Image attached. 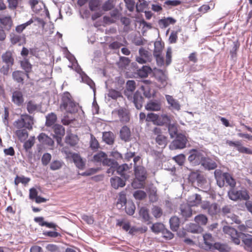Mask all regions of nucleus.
<instances>
[{
  "label": "nucleus",
  "mask_w": 252,
  "mask_h": 252,
  "mask_svg": "<svg viewBox=\"0 0 252 252\" xmlns=\"http://www.w3.org/2000/svg\"><path fill=\"white\" fill-rule=\"evenodd\" d=\"M78 104L75 102L68 92L63 93L60 109L62 111H65L67 113H74L78 110Z\"/></svg>",
  "instance_id": "f257e3e1"
},
{
  "label": "nucleus",
  "mask_w": 252,
  "mask_h": 252,
  "mask_svg": "<svg viewBox=\"0 0 252 252\" xmlns=\"http://www.w3.org/2000/svg\"><path fill=\"white\" fill-rule=\"evenodd\" d=\"M33 124V118L28 114L21 115L20 118L13 123L14 127L18 129L25 128L31 129Z\"/></svg>",
  "instance_id": "f03ea898"
},
{
  "label": "nucleus",
  "mask_w": 252,
  "mask_h": 252,
  "mask_svg": "<svg viewBox=\"0 0 252 252\" xmlns=\"http://www.w3.org/2000/svg\"><path fill=\"white\" fill-rule=\"evenodd\" d=\"M228 195L229 198L234 201L238 200L247 201L250 199L248 191L244 188L239 190L231 189L228 192Z\"/></svg>",
  "instance_id": "7ed1b4c3"
},
{
  "label": "nucleus",
  "mask_w": 252,
  "mask_h": 252,
  "mask_svg": "<svg viewBox=\"0 0 252 252\" xmlns=\"http://www.w3.org/2000/svg\"><path fill=\"white\" fill-rule=\"evenodd\" d=\"M68 60L70 62L74 61L72 63V67L74 68L75 71L80 74L82 78V81L88 84L91 89L94 90V83L92 79H91L82 70L80 66L78 65L77 61L74 57L68 58Z\"/></svg>",
  "instance_id": "20e7f679"
},
{
  "label": "nucleus",
  "mask_w": 252,
  "mask_h": 252,
  "mask_svg": "<svg viewBox=\"0 0 252 252\" xmlns=\"http://www.w3.org/2000/svg\"><path fill=\"white\" fill-rule=\"evenodd\" d=\"M189 154L188 157V160L190 164L193 165H197L200 164H202L205 156H206L205 152L195 149L190 150Z\"/></svg>",
  "instance_id": "39448f33"
},
{
  "label": "nucleus",
  "mask_w": 252,
  "mask_h": 252,
  "mask_svg": "<svg viewBox=\"0 0 252 252\" xmlns=\"http://www.w3.org/2000/svg\"><path fill=\"white\" fill-rule=\"evenodd\" d=\"M187 139L186 136L182 134L177 135L176 139L169 145L170 149H182L186 147Z\"/></svg>",
  "instance_id": "423d86ee"
},
{
  "label": "nucleus",
  "mask_w": 252,
  "mask_h": 252,
  "mask_svg": "<svg viewBox=\"0 0 252 252\" xmlns=\"http://www.w3.org/2000/svg\"><path fill=\"white\" fill-rule=\"evenodd\" d=\"M151 52L141 47L139 49L138 55L136 57V61L140 64H144L152 61Z\"/></svg>",
  "instance_id": "0eeeda50"
},
{
  "label": "nucleus",
  "mask_w": 252,
  "mask_h": 252,
  "mask_svg": "<svg viewBox=\"0 0 252 252\" xmlns=\"http://www.w3.org/2000/svg\"><path fill=\"white\" fill-rule=\"evenodd\" d=\"M110 159L107 158V155L104 152L100 151L94 154L91 160L96 164L102 163L103 165H105L110 163Z\"/></svg>",
  "instance_id": "6e6552de"
},
{
  "label": "nucleus",
  "mask_w": 252,
  "mask_h": 252,
  "mask_svg": "<svg viewBox=\"0 0 252 252\" xmlns=\"http://www.w3.org/2000/svg\"><path fill=\"white\" fill-rule=\"evenodd\" d=\"M223 231L230 236L231 240L235 244L237 245L240 244L239 234L242 232L239 233L235 229L229 226H224L223 227Z\"/></svg>",
  "instance_id": "1a4fd4ad"
},
{
  "label": "nucleus",
  "mask_w": 252,
  "mask_h": 252,
  "mask_svg": "<svg viewBox=\"0 0 252 252\" xmlns=\"http://www.w3.org/2000/svg\"><path fill=\"white\" fill-rule=\"evenodd\" d=\"M201 208L203 210H207L208 214L211 216L216 215L220 210L217 203H210L208 201H204L201 205Z\"/></svg>",
  "instance_id": "9d476101"
},
{
  "label": "nucleus",
  "mask_w": 252,
  "mask_h": 252,
  "mask_svg": "<svg viewBox=\"0 0 252 252\" xmlns=\"http://www.w3.org/2000/svg\"><path fill=\"white\" fill-rule=\"evenodd\" d=\"M154 76L156 80L161 84V87H164L167 82V74L166 71L157 69L155 70Z\"/></svg>",
  "instance_id": "9b49d317"
},
{
  "label": "nucleus",
  "mask_w": 252,
  "mask_h": 252,
  "mask_svg": "<svg viewBox=\"0 0 252 252\" xmlns=\"http://www.w3.org/2000/svg\"><path fill=\"white\" fill-rule=\"evenodd\" d=\"M53 128L56 135L54 137L56 138L58 144H60L62 141V137L65 134L64 128L62 126L59 124L55 125Z\"/></svg>",
  "instance_id": "f8f14e48"
},
{
  "label": "nucleus",
  "mask_w": 252,
  "mask_h": 252,
  "mask_svg": "<svg viewBox=\"0 0 252 252\" xmlns=\"http://www.w3.org/2000/svg\"><path fill=\"white\" fill-rule=\"evenodd\" d=\"M239 240L241 239L245 245L246 249L252 252V235H245L243 233L239 234Z\"/></svg>",
  "instance_id": "ddd939ff"
},
{
  "label": "nucleus",
  "mask_w": 252,
  "mask_h": 252,
  "mask_svg": "<svg viewBox=\"0 0 252 252\" xmlns=\"http://www.w3.org/2000/svg\"><path fill=\"white\" fill-rule=\"evenodd\" d=\"M134 172L135 178L141 181H145L147 178V172L145 168L142 166H135Z\"/></svg>",
  "instance_id": "4468645a"
},
{
  "label": "nucleus",
  "mask_w": 252,
  "mask_h": 252,
  "mask_svg": "<svg viewBox=\"0 0 252 252\" xmlns=\"http://www.w3.org/2000/svg\"><path fill=\"white\" fill-rule=\"evenodd\" d=\"M25 36L23 34H16L11 33L10 34V40L12 44H18L19 45L25 42Z\"/></svg>",
  "instance_id": "2eb2a0df"
},
{
  "label": "nucleus",
  "mask_w": 252,
  "mask_h": 252,
  "mask_svg": "<svg viewBox=\"0 0 252 252\" xmlns=\"http://www.w3.org/2000/svg\"><path fill=\"white\" fill-rule=\"evenodd\" d=\"M12 76L15 82L23 84L25 77L29 78V74L22 71L16 70L12 72Z\"/></svg>",
  "instance_id": "dca6fc26"
},
{
  "label": "nucleus",
  "mask_w": 252,
  "mask_h": 252,
  "mask_svg": "<svg viewBox=\"0 0 252 252\" xmlns=\"http://www.w3.org/2000/svg\"><path fill=\"white\" fill-rule=\"evenodd\" d=\"M136 88V83L134 80H128L126 84V90L125 91V94L128 98H131L132 93Z\"/></svg>",
  "instance_id": "f3484780"
},
{
  "label": "nucleus",
  "mask_w": 252,
  "mask_h": 252,
  "mask_svg": "<svg viewBox=\"0 0 252 252\" xmlns=\"http://www.w3.org/2000/svg\"><path fill=\"white\" fill-rule=\"evenodd\" d=\"M180 214L185 220L192 216V210L190 207L187 204H182L180 206Z\"/></svg>",
  "instance_id": "a211bd4d"
},
{
  "label": "nucleus",
  "mask_w": 252,
  "mask_h": 252,
  "mask_svg": "<svg viewBox=\"0 0 252 252\" xmlns=\"http://www.w3.org/2000/svg\"><path fill=\"white\" fill-rule=\"evenodd\" d=\"M71 157L74 163L77 168L83 169L85 166V162L79 155L76 153L71 154Z\"/></svg>",
  "instance_id": "6ab92c4d"
},
{
  "label": "nucleus",
  "mask_w": 252,
  "mask_h": 252,
  "mask_svg": "<svg viewBox=\"0 0 252 252\" xmlns=\"http://www.w3.org/2000/svg\"><path fill=\"white\" fill-rule=\"evenodd\" d=\"M145 108L148 111H158L161 109V103L157 100H151L145 106Z\"/></svg>",
  "instance_id": "aec40b11"
},
{
  "label": "nucleus",
  "mask_w": 252,
  "mask_h": 252,
  "mask_svg": "<svg viewBox=\"0 0 252 252\" xmlns=\"http://www.w3.org/2000/svg\"><path fill=\"white\" fill-rule=\"evenodd\" d=\"M110 183L112 187L115 189L119 187H124L126 185L125 181L118 176L111 178Z\"/></svg>",
  "instance_id": "412c9836"
},
{
  "label": "nucleus",
  "mask_w": 252,
  "mask_h": 252,
  "mask_svg": "<svg viewBox=\"0 0 252 252\" xmlns=\"http://www.w3.org/2000/svg\"><path fill=\"white\" fill-rule=\"evenodd\" d=\"M165 98L171 109L177 111L180 109V105L178 100L174 99L172 96L166 94L165 95Z\"/></svg>",
  "instance_id": "4be33fe9"
},
{
  "label": "nucleus",
  "mask_w": 252,
  "mask_h": 252,
  "mask_svg": "<svg viewBox=\"0 0 252 252\" xmlns=\"http://www.w3.org/2000/svg\"><path fill=\"white\" fill-rule=\"evenodd\" d=\"M38 139L43 145L51 146L54 144V141L52 139L44 133H41L38 135Z\"/></svg>",
  "instance_id": "5701e85b"
},
{
  "label": "nucleus",
  "mask_w": 252,
  "mask_h": 252,
  "mask_svg": "<svg viewBox=\"0 0 252 252\" xmlns=\"http://www.w3.org/2000/svg\"><path fill=\"white\" fill-rule=\"evenodd\" d=\"M117 173L120 175L122 177L126 179L128 178V166L126 164H123L121 165L117 166L116 168Z\"/></svg>",
  "instance_id": "b1692460"
},
{
  "label": "nucleus",
  "mask_w": 252,
  "mask_h": 252,
  "mask_svg": "<svg viewBox=\"0 0 252 252\" xmlns=\"http://www.w3.org/2000/svg\"><path fill=\"white\" fill-rule=\"evenodd\" d=\"M143 97L141 94L136 92L133 95V103L137 109H140L142 107Z\"/></svg>",
  "instance_id": "393cba45"
},
{
  "label": "nucleus",
  "mask_w": 252,
  "mask_h": 252,
  "mask_svg": "<svg viewBox=\"0 0 252 252\" xmlns=\"http://www.w3.org/2000/svg\"><path fill=\"white\" fill-rule=\"evenodd\" d=\"M201 197L199 194H193L188 198L189 206H197L201 203Z\"/></svg>",
  "instance_id": "a878e982"
},
{
  "label": "nucleus",
  "mask_w": 252,
  "mask_h": 252,
  "mask_svg": "<svg viewBox=\"0 0 252 252\" xmlns=\"http://www.w3.org/2000/svg\"><path fill=\"white\" fill-rule=\"evenodd\" d=\"M120 120L123 123H127L129 120L128 112L126 109L121 108L118 110Z\"/></svg>",
  "instance_id": "bb28decb"
},
{
  "label": "nucleus",
  "mask_w": 252,
  "mask_h": 252,
  "mask_svg": "<svg viewBox=\"0 0 252 252\" xmlns=\"http://www.w3.org/2000/svg\"><path fill=\"white\" fill-rule=\"evenodd\" d=\"M201 165L208 170L214 169L217 167L216 163L210 158H207L206 156H205Z\"/></svg>",
  "instance_id": "cd10ccee"
},
{
  "label": "nucleus",
  "mask_w": 252,
  "mask_h": 252,
  "mask_svg": "<svg viewBox=\"0 0 252 252\" xmlns=\"http://www.w3.org/2000/svg\"><path fill=\"white\" fill-rule=\"evenodd\" d=\"M13 102L18 105H20L24 101L23 94L20 91H16L12 94Z\"/></svg>",
  "instance_id": "c85d7f7f"
},
{
  "label": "nucleus",
  "mask_w": 252,
  "mask_h": 252,
  "mask_svg": "<svg viewBox=\"0 0 252 252\" xmlns=\"http://www.w3.org/2000/svg\"><path fill=\"white\" fill-rule=\"evenodd\" d=\"M121 138L126 142L130 140V132L129 129L126 126H123L120 130Z\"/></svg>",
  "instance_id": "c756f323"
},
{
  "label": "nucleus",
  "mask_w": 252,
  "mask_h": 252,
  "mask_svg": "<svg viewBox=\"0 0 252 252\" xmlns=\"http://www.w3.org/2000/svg\"><path fill=\"white\" fill-rule=\"evenodd\" d=\"M148 192L150 201L152 202H156L158 199L157 188L151 186L149 188Z\"/></svg>",
  "instance_id": "7c9ffc66"
},
{
  "label": "nucleus",
  "mask_w": 252,
  "mask_h": 252,
  "mask_svg": "<svg viewBox=\"0 0 252 252\" xmlns=\"http://www.w3.org/2000/svg\"><path fill=\"white\" fill-rule=\"evenodd\" d=\"M78 141V137L76 135L72 133H67L65 137V142L70 146L75 145Z\"/></svg>",
  "instance_id": "2f4dec72"
},
{
  "label": "nucleus",
  "mask_w": 252,
  "mask_h": 252,
  "mask_svg": "<svg viewBox=\"0 0 252 252\" xmlns=\"http://www.w3.org/2000/svg\"><path fill=\"white\" fill-rule=\"evenodd\" d=\"M102 139L106 143L111 145L114 142V135L111 132H104L103 133Z\"/></svg>",
  "instance_id": "473e14b6"
},
{
  "label": "nucleus",
  "mask_w": 252,
  "mask_h": 252,
  "mask_svg": "<svg viewBox=\"0 0 252 252\" xmlns=\"http://www.w3.org/2000/svg\"><path fill=\"white\" fill-rule=\"evenodd\" d=\"M30 4L32 10L35 12H39L42 9L43 3L38 0H30Z\"/></svg>",
  "instance_id": "72a5a7b5"
},
{
  "label": "nucleus",
  "mask_w": 252,
  "mask_h": 252,
  "mask_svg": "<svg viewBox=\"0 0 252 252\" xmlns=\"http://www.w3.org/2000/svg\"><path fill=\"white\" fill-rule=\"evenodd\" d=\"M126 204V193L125 191L121 192L119 194V198L117 206L118 208H122Z\"/></svg>",
  "instance_id": "f704fd0d"
},
{
  "label": "nucleus",
  "mask_w": 252,
  "mask_h": 252,
  "mask_svg": "<svg viewBox=\"0 0 252 252\" xmlns=\"http://www.w3.org/2000/svg\"><path fill=\"white\" fill-rule=\"evenodd\" d=\"M139 215L147 224L151 223L148 210L145 207H142L139 210Z\"/></svg>",
  "instance_id": "c9c22d12"
},
{
  "label": "nucleus",
  "mask_w": 252,
  "mask_h": 252,
  "mask_svg": "<svg viewBox=\"0 0 252 252\" xmlns=\"http://www.w3.org/2000/svg\"><path fill=\"white\" fill-rule=\"evenodd\" d=\"M176 20L172 17H167L166 18L160 19L159 21V24L163 28H166L170 24H174Z\"/></svg>",
  "instance_id": "e433bc0d"
},
{
  "label": "nucleus",
  "mask_w": 252,
  "mask_h": 252,
  "mask_svg": "<svg viewBox=\"0 0 252 252\" xmlns=\"http://www.w3.org/2000/svg\"><path fill=\"white\" fill-rule=\"evenodd\" d=\"M118 163L114 159H110V162L108 164H105L104 166H108L110 167L107 169V173L111 175L114 173L115 171L117 168Z\"/></svg>",
  "instance_id": "4c0bfd02"
},
{
  "label": "nucleus",
  "mask_w": 252,
  "mask_h": 252,
  "mask_svg": "<svg viewBox=\"0 0 252 252\" xmlns=\"http://www.w3.org/2000/svg\"><path fill=\"white\" fill-rule=\"evenodd\" d=\"M178 125L177 124H168V132L171 138L177 136L178 132Z\"/></svg>",
  "instance_id": "58836bf2"
},
{
  "label": "nucleus",
  "mask_w": 252,
  "mask_h": 252,
  "mask_svg": "<svg viewBox=\"0 0 252 252\" xmlns=\"http://www.w3.org/2000/svg\"><path fill=\"white\" fill-rule=\"evenodd\" d=\"M15 133L21 141L26 140L28 136V133L26 129H18L15 131Z\"/></svg>",
  "instance_id": "ea45409f"
},
{
  "label": "nucleus",
  "mask_w": 252,
  "mask_h": 252,
  "mask_svg": "<svg viewBox=\"0 0 252 252\" xmlns=\"http://www.w3.org/2000/svg\"><path fill=\"white\" fill-rule=\"evenodd\" d=\"M169 223L171 229L173 231H177L178 228H179L180 223L179 218L175 216L171 218V219L169 220Z\"/></svg>",
  "instance_id": "a19ab883"
},
{
  "label": "nucleus",
  "mask_w": 252,
  "mask_h": 252,
  "mask_svg": "<svg viewBox=\"0 0 252 252\" xmlns=\"http://www.w3.org/2000/svg\"><path fill=\"white\" fill-rule=\"evenodd\" d=\"M152 71V69L148 66H143L141 69L138 70V74L141 77L144 78L148 76L149 73Z\"/></svg>",
  "instance_id": "79ce46f5"
},
{
  "label": "nucleus",
  "mask_w": 252,
  "mask_h": 252,
  "mask_svg": "<svg viewBox=\"0 0 252 252\" xmlns=\"http://www.w3.org/2000/svg\"><path fill=\"white\" fill-rule=\"evenodd\" d=\"M212 247L220 252H226L229 251V247L225 244L220 243H215L213 244Z\"/></svg>",
  "instance_id": "37998d69"
},
{
  "label": "nucleus",
  "mask_w": 252,
  "mask_h": 252,
  "mask_svg": "<svg viewBox=\"0 0 252 252\" xmlns=\"http://www.w3.org/2000/svg\"><path fill=\"white\" fill-rule=\"evenodd\" d=\"M2 59L3 62L6 64L12 65L13 64V59L12 57L11 53L10 52H7L2 56Z\"/></svg>",
  "instance_id": "c03bdc74"
},
{
  "label": "nucleus",
  "mask_w": 252,
  "mask_h": 252,
  "mask_svg": "<svg viewBox=\"0 0 252 252\" xmlns=\"http://www.w3.org/2000/svg\"><path fill=\"white\" fill-rule=\"evenodd\" d=\"M46 118V125L48 126L53 125L57 120V116L55 114L53 113L49 114Z\"/></svg>",
  "instance_id": "a18cd8bd"
},
{
  "label": "nucleus",
  "mask_w": 252,
  "mask_h": 252,
  "mask_svg": "<svg viewBox=\"0 0 252 252\" xmlns=\"http://www.w3.org/2000/svg\"><path fill=\"white\" fill-rule=\"evenodd\" d=\"M205 244L209 248H212L213 245V238L211 234L206 233L203 235Z\"/></svg>",
  "instance_id": "49530a36"
},
{
  "label": "nucleus",
  "mask_w": 252,
  "mask_h": 252,
  "mask_svg": "<svg viewBox=\"0 0 252 252\" xmlns=\"http://www.w3.org/2000/svg\"><path fill=\"white\" fill-rule=\"evenodd\" d=\"M158 119L159 115L150 113L147 115L146 120L147 122H152L154 124L158 125Z\"/></svg>",
  "instance_id": "de8ad7c7"
},
{
  "label": "nucleus",
  "mask_w": 252,
  "mask_h": 252,
  "mask_svg": "<svg viewBox=\"0 0 252 252\" xmlns=\"http://www.w3.org/2000/svg\"><path fill=\"white\" fill-rule=\"evenodd\" d=\"M194 220L198 224L205 225L207 222L208 219L205 215L200 214L195 217Z\"/></svg>",
  "instance_id": "09e8293b"
},
{
  "label": "nucleus",
  "mask_w": 252,
  "mask_h": 252,
  "mask_svg": "<svg viewBox=\"0 0 252 252\" xmlns=\"http://www.w3.org/2000/svg\"><path fill=\"white\" fill-rule=\"evenodd\" d=\"M224 178L226 183L231 188L234 189L236 185V182L234 179L228 173H224Z\"/></svg>",
  "instance_id": "8fccbe9b"
},
{
  "label": "nucleus",
  "mask_w": 252,
  "mask_h": 252,
  "mask_svg": "<svg viewBox=\"0 0 252 252\" xmlns=\"http://www.w3.org/2000/svg\"><path fill=\"white\" fill-rule=\"evenodd\" d=\"M33 22V20L31 19L25 23L17 26L15 28L16 32L18 33H21L27 27L31 25Z\"/></svg>",
  "instance_id": "3c124183"
},
{
  "label": "nucleus",
  "mask_w": 252,
  "mask_h": 252,
  "mask_svg": "<svg viewBox=\"0 0 252 252\" xmlns=\"http://www.w3.org/2000/svg\"><path fill=\"white\" fill-rule=\"evenodd\" d=\"M170 118L166 114H162L159 116L158 122V126H162L165 124H170Z\"/></svg>",
  "instance_id": "603ef678"
},
{
  "label": "nucleus",
  "mask_w": 252,
  "mask_h": 252,
  "mask_svg": "<svg viewBox=\"0 0 252 252\" xmlns=\"http://www.w3.org/2000/svg\"><path fill=\"white\" fill-rule=\"evenodd\" d=\"M156 141L161 148H164L166 145V138L162 135H158L156 138Z\"/></svg>",
  "instance_id": "864d4df0"
},
{
  "label": "nucleus",
  "mask_w": 252,
  "mask_h": 252,
  "mask_svg": "<svg viewBox=\"0 0 252 252\" xmlns=\"http://www.w3.org/2000/svg\"><path fill=\"white\" fill-rule=\"evenodd\" d=\"M155 49L154 52V56H157L158 54H161L163 49V45L161 42L156 41L155 43Z\"/></svg>",
  "instance_id": "5fc2aeb1"
},
{
  "label": "nucleus",
  "mask_w": 252,
  "mask_h": 252,
  "mask_svg": "<svg viewBox=\"0 0 252 252\" xmlns=\"http://www.w3.org/2000/svg\"><path fill=\"white\" fill-rule=\"evenodd\" d=\"M163 229L164 225L161 223H156L151 226L152 231L156 233L162 232Z\"/></svg>",
  "instance_id": "6e6d98bb"
},
{
  "label": "nucleus",
  "mask_w": 252,
  "mask_h": 252,
  "mask_svg": "<svg viewBox=\"0 0 252 252\" xmlns=\"http://www.w3.org/2000/svg\"><path fill=\"white\" fill-rule=\"evenodd\" d=\"M63 162L61 160H54L50 164V169L52 170L60 169L63 165Z\"/></svg>",
  "instance_id": "4d7b16f0"
},
{
  "label": "nucleus",
  "mask_w": 252,
  "mask_h": 252,
  "mask_svg": "<svg viewBox=\"0 0 252 252\" xmlns=\"http://www.w3.org/2000/svg\"><path fill=\"white\" fill-rule=\"evenodd\" d=\"M148 5L147 2L145 0H138V2L136 3L135 7L138 12L143 10Z\"/></svg>",
  "instance_id": "13d9d810"
},
{
  "label": "nucleus",
  "mask_w": 252,
  "mask_h": 252,
  "mask_svg": "<svg viewBox=\"0 0 252 252\" xmlns=\"http://www.w3.org/2000/svg\"><path fill=\"white\" fill-rule=\"evenodd\" d=\"M126 212L129 215H132L134 213L135 207L133 203L128 202L126 206Z\"/></svg>",
  "instance_id": "bf43d9fd"
},
{
  "label": "nucleus",
  "mask_w": 252,
  "mask_h": 252,
  "mask_svg": "<svg viewBox=\"0 0 252 252\" xmlns=\"http://www.w3.org/2000/svg\"><path fill=\"white\" fill-rule=\"evenodd\" d=\"M227 221L230 223H232L233 222L237 224L240 223V220H239V217L231 213L229 215H228L227 216Z\"/></svg>",
  "instance_id": "052dcab7"
},
{
  "label": "nucleus",
  "mask_w": 252,
  "mask_h": 252,
  "mask_svg": "<svg viewBox=\"0 0 252 252\" xmlns=\"http://www.w3.org/2000/svg\"><path fill=\"white\" fill-rule=\"evenodd\" d=\"M37 108V105L34 102L30 101L28 102L27 109L30 113L32 114L36 110Z\"/></svg>",
  "instance_id": "680f3d73"
},
{
  "label": "nucleus",
  "mask_w": 252,
  "mask_h": 252,
  "mask_svg": "<svg viewBox=\"0 0 252 252\" xmlns=\"http://www.w3.org/2000/svg\"><path fill=\"white\" fill-rule=\"evenodd\" d=\"M90 147L92 149H96L99 147V143L95 137L92 134H91V139L90 141Z\"/></svg>",
  "instance_id": "e2e57ef3"
},
{
  "label": "nucleus",
  "mask_w": 252,
  "mask_h": 252,
  "mask_svg": "<svg viewBox=\"0 0 252 252\" xmlns=\"http://www.w3.org/2000/svg\"><path fill=\"white\" fill-rule=\"evenodd\" d=\"M108 96L113 99H116L121 96V94L120 92L112 89L109 91Z\"/></svg>",
  "instance_id": "0e129e2a"
},
{
  "label": "nucleus",
  "mask_w": 252,
  "mask_h": 252,
  "mask_svg": "<svg viewBox=\"0 0 252 252\" xmlns=\"http://www.w3.org/2000/svg\"><path fill=\"white\" fill-rule=\"evenodd\" d=\"M133 196L136 199L142 200L146 196V193L143 190H138L133 193Z\"/></svg>",
  "instance_id": "69168bd1"
},
{
  "label": "nucleus",
  "mask_w": 252,
  "mask_h": 252,
  "mask_svg": "<svg viewBox=\"0 0 252 252\" xmlns=\"http://www.w3.org/2000/svg\"><path fill=\"white\" fill-rule=\"evenodd\" d=\"M21 65L23 69L25 70V73L28 74L32 69V65L27 60L21 62Z\"/></svg>",
  "instance_id": "338daca9"
},
{
  "label": "nucleus",
  "mask_w": 252,
  "mask_h": 252,
  "mask_svg": "<svg viewBox=\"0 0 252 252\" xmlns=\"http://www.w3.org/2000/svg\"><path fill=\"white\" fill-rule=\"evenodd\" d=\"M98 0H91L89 2V8L91 11H95L99 6Z\"/></svg>",
  "instance_id": "774afa93"
}]
</instances>
